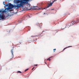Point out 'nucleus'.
Here are the masks:
<instances>
[{"label":"nucleus","instance_id":"obj_17","mask_svg":"<svg viewBox=\"0 0 79 79\" xmlns=\"http://www.w3.org/2000/svg\"><path fill=\"white\" fill-rule=\"evenodd\" d=\"M45 31H42V32L41 34H42V33H43V32H45Z\"/></svg>","mask_w":79,"mask_h":79},{"label":"nucleus","instance_id":"obj_21","mask_svg":"<svg viewBox=\"0 0 79 79\" xmlns=\"http://www.w3.org/2000/svg\"><path fill=\"white\" fill-rule=\"evenodd\" d=\"M2 11V10H0V13H1Z\"/></svg>","mask_w":79,"mask_h":79},{"label":"nucleus","instance_id":"obj_9","mask_svg":"<svg viewBox=\"0 0 79 79\" xmlns=\"http://www.w3.org/2000/svg\"><path fill=\"white\" fill-rule=\"evenodd\" d=\"M53 56L50 57L47 60L48 61L49 60V61H50L51 60V59H50L51 58H52Z\"/></svg>","mask_w":79,"mask_h":79},{"label":"nucleus","instance_id":"obj_25","mask_svg":"<svg viewBox=\"0 0 79 79\" xmlns=\"http://www.w3.org/2000/svg\"><path fill=\"white\" fill-rule=\"evenodd\" d=\"M45 64H47V63H46V62H45Z\"/></svg>","mask_w":79,"mask_h":79},{"label":"nucleus","instance_id":"obj_11","mask_svg":"<svg viewBox=\"0 0 79 79\" xmlns=\"http://www.w3.org/2000/svg\"><path fill=\"white\" fill-rule=\"evenodd\" d=\"M21 73V72L20 71H18L17 72V73Z\"/></svg>","mask_w":79,"mask_h":79},{"label":"nucleus","instance_id":"obj_26","mask_svg":"<svg viewBox=\"0 0 79 79\" xmlns=\"http://www.w3.org/2000/svg\"><path fill=\"white\" fill-rule=\"evenodd\" d=\"M45 13H44V15H45Z\"/></svg>","mask_w":79,"mask_h":79},{"label":"nucleus","instance_id":"obj_19","mask_svg":"<svg viewBox=\"0 0 79 79\" xmlns=\"http://www.w3.org/2000/svg\"><path fill=\"white\" fill-rule=\"evenodd\" d=\"M34 66H38V65L37 64H35V65Z\"/></svg>","mask_w":79,"mask_h":79},{"label":"nucleus","instance_id":"obj_20","mask_svg":"<svg viewBox=\"0 0 79 79\" xmlns=\"http://www.w3.org/2000/svg\"><path fill=\"white\" fill-rule=\"evenodd\" d=\"M39 27H40V29H41V27H40V25H39Z\"/></svg>","mask_w":79,"mask_h":79},{"label":"nucleus","instance_id":"obj_23","mask_svg":"<svg viewBox=\"0 0 79 79\" xmlns=\"http://www.w3.org/2000/svg\"><path fill=\"white\" fill-rule=\"evenodd\" d=\"M54 10V9H51V10Z\"/></svg>","mask_w":79,"mask_h":79},{"label":"nucleus","instance_id":"obj_14","mask_svg":"<svg viewBox=\"0 0 79 79\" xmlns=\"http://www.w3.org/2000/svg\"><path fill=\"white\" fill-rule=\"evenodd\" d=\"M37 35H35V36H31V37H37Z\"/></svg>","mask_w":79,"mask_h":79},{"label":"nucleus","instance_id":"obj_27","mask_svg":"<svg viewBox=\"0 0 79 79\" xmlns=\"http://www.w3.org/2000/svg\"><path fill=\"white\" fill-rule=\"evenodd\" d=\"M19 21H20L21 22V20H20Z\"/></svg>","mask_w":79,"mask_h":79},{"label":"nucleus","instance_id":"obj_2","mask_svg":"<svg viewBox=\"0 0 79 79\" xmlns=\"http://www.w3.org/2000/svg\"><path fill=\"white\" fill-rule=\"evenodd\" d=\"M9 7L7 8V10L8 11H9L10 9H11V8H13L14 7L13 5L11 4H9Z\"/></svg>","mask_w":79,"mask_h":79},{"label":"nucleus","instance_id":"obj_4","mask_svg":"<svg viewBox=\"0 0 79 79\" xmlns=\"http://www.w3.org/2000/svg\"><path fill=\"white\" fill-rule=\"evenodd\" d=\"M5 15H3V14H0V18H1V19H5Z\"/></svg>","mask_w":79,"mask_h":79},{"label":"nucleus","instance_id":"obj_13","mask_svg":"<svg viewBox=\"0 0 79 79\" xmlns=\"http://www.w3.org/2000/svg\"><path fill=\"white\" fill-rule=\"evenodd\" d=\"M28 70H29V69H26L25 71V72H26V71H27Z\"/></svg>","mask_w":79,"mask_h":79},{"label":"nucleus","instance_id":"obj_24","mask_svg":"<svg viewBox=\"0 0 79 79\" xmlns=\"http://www.w3.org/2000/svg\"><path fill=\"white\" fill-rule=\"evenodd\" d=\"M38 10H40V8H39V9H38Z\"/></svg>","mask_w":79,"mask_h":79},{"label":"nucleus","instance_id":"obj_15","mask_svg":"<svg viewBox=\"0 0 79 79\" xmlns=\"http://www.w3.org/2000/svg\"><path fill=\"white\" fill-rule=\"evenodd\" d=\"M3 3L4 5H6V3H5V2H3Z\"/></svg>","mask_w":79,"mask_h":79},{"label":"nucleus","instance_id":"obj_22","mask_svg":"<svg viewBox=\"0 0 79 79\" xmlns=\"http://www.w3.org/2000/svg\"><path fill=\"white\" fill-rule=\"evenodd\" d=\"M35 7H38L37 6H34V8H35Z\"/></svg>","mask_w":79,"mask_h":79},{"label":"nucleus","instance_id":"obj_29","mask_svg":"<svg viewBox=\"0 0 79 79\" xmlns=\"http://www.w3.org/2000/svg\"><path fill=\"white\" fill-rule=\"evenodd\" d=\"M48 66H49V65H48V67H49Z\"/></svg>","mask_w":79,"mask_h":79},{"label":"nucleus","instance_id":"obj_16","mask_svg":"<svg viewBox=\"0 0 79 79\" xmlns=\"http://www.w3.org/2000/svg\"><path fill=\"white\" fill-rule=\"evenodd\" d=\"M53 51H54V52H55V51H56V49H53Z\"/></svg>","mask_w":79,"mask_h":79},{"label":"nucleus","instance_id":"obj_18","mask_svg":"<svg viewBox=\"0 0 79 79\" xmlns=\"http://www.w3.org/2000/svg\"><path fill=\"white\" fill-rule=\"evenodd\" d=\"M34 67H33L32 69V70H33L34 69Z\"/></svg>","mask_w":79,"mask_h":79},{"label":"nucleus","instance_id":"obj_28","mask_svg":"<svg viewBox=\"0 0 79 79\" xmlns=\"http://www.w3.org/2000/svg\"><path fill=\"white\" fill-rule=\"evenodd\" d=\"M35 10H38V9H35Z\"/></svg>","mask_w":79,"mask_h":79},{"label":"nucleus","instance_id":"obj_8","mask_svg":"<svg viewBox=\"0 0 79 79\" xmlns=\"http://www.w3.org/2000/svg\"><path fill=\"white\" fill-rule=\"evenodd\" d=\"M72 46H68V47H67L66 48H64L63 50V51H62V52H63V51H64V50H65V49H66V48H69V47H72Z\"/></svg>","mask_w":79,"mask_h":79},{"label":"nucleus","instance_id":"obj_6","mask_svg":"<svg viewBox=\"0 0 79 79\" xmlns=\"http://www.w3.org/2000/svg\"><path fill=\"white\" fill-rule=\"evenodd\" d=\"M8 10H7V8H5V10H2V13H6V12H8Z\"/></svg>","mask_w":79,"mask_h":79},{"label":"nucleus","instance_id":"obj_1","mask_svg":"<svg viewBox=\"0 0 79 79\" xmlns=\"http://www.w3.org/2000/svg\"><path fill=\"white\" fill-rule=\"evenodd\" d=\"M29 0H15V2L17 3H20V4H18L17 5H15V8H21L22 6H23V5L25 3H26Z\"/></svg>","mask_w":79,"mask_h":79},{"label":"nucleus","instance_id":"obj_10","mask_svg":"<svg viewBox=\"0 0 79 79\" xmlns=\"http://www.w3.org/2000/svg\"><path fill=\"white\" fill-rule=\"evenodd\" d=\"M9 6L8 4H6L5 5V6H4V7H5V6Z\"/></svg>","mask_w":79,"mask_h":79},{"label":"nucleus","instance_id":"obj_3","mask_svg":"<svg viewBox=\"0 0 79 79\" xmlns=\"http://www.w3.org/2000/svg\"><path fill=\"white\" fill-rule=\"evenodd\" d=\"M79 23V19H77L76 21H72L71 22L72 24H77Z\"/></svg>","mask_w":79,"mask_h":79},{"label":"nucleus","instance_id":"obj_30","mask_svg":"<svg viewBox=\"0 0 79 79\" xmlns=\"http://www.w3.org/2000/svg\"><path fill=\"white\" fill-rule=\"evenodd\" d=\"M46 8H45V9Z\"/></svg>","mask_w":79,"mask_h":79},{"label":"nucleus","instance_id":"obj_12","mask_svg":"<svg viewBox=\"0 0 79 79\" xmlns=\"http://www.w3.org/2000/svg\"><path fill=\"white\" fill-rule=\"evenodd\" d=\"M56 1H57V0H54L52 2L53 3H54V2H56Z\"/></svg>","mask_w":79,"mask_h":79},{"label":"nucleus","instance_id":"obj_5","mask_svg":"<svg viewBox=\"0 0 79 79\" xmlns=\"http://www.w3.org/2000/svg\"><path fill=\"white\" fill-rule=\"evenodd\" d=\"M13 50H14V48H12L11 50V53L12 54V58H13L14 57V55H13Z\"/></svg>","mask_w":79,"mask_h":79},{"label":"nucleus","instance_id":"obj_7","mask_svg":"<svg viewBox=\"0 0 79 79\" xmlns=\"http://www.w3.org/2000/svg\"><path fill=\"white\" fill-rule=\"evenodd\" d=\"M53 3L52 2L48 4V6L47 7V8H49L50 6H52V4Z\"/></svg>","mask_w":79,"mask_h":79}]
</instances>
